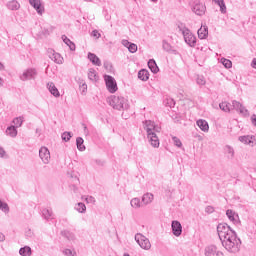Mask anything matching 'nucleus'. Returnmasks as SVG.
Segmentation results:
<instances>
[{
  "label": "nucleus",
  "mask_w": 256,
  "mask_h": 256,
  "mask_svg": "<svg viewBox=\"0 0 256 256\" xmlns=\"http://www.w3.org/2000/svg\"><path fill=\"white\" fill-rule=\"evenodd\" d=\"M26 237H33V232L31 230H28L26 232Z\"/></svg>",
  "instance_id": "58"
},
{
  "label": "nucleus",
  "mask_w": 256,
  "mask_h": 256,
  "mask_svg": "<svg viewBox=\"0 0 256 256\" xmlns=\"http://www.w3.org/2000/svg\"><path fill=\"white\" fill-rule=\"evenodd\" d=\"M6 135H9V137H17V127L9 126L6 129Z\"/></svg>",
  "instance_id": "28"
},
{
  "label": "nucleus",
  "mask_w": 256,
  "mask_h": 256,
  "mask_svg": "<svg viewBox=\"0 0 256 256\" xmlns=\"http://www.w3.org/2000/svg\"><path fill=\"white\" fill-rule=\"evenodd\" d=\"M205 256H223V252L217 250V246L210 245L205 248Z\"/></svg>",
  "instance_id": "11"
},
{
  "label": "nucleus",
  "mask_w": 256,
  "mask_h": 256,
  "mask_svg": "<svg viewBox=\"0 0 256 256\" xmlns=\"http://www.w3.org/2000/svg\"><path fill=\"white\" fill-rule=\"evenodd\" d=\"M91 35H92V37H95L96 39H99L101 37V33H99L98 30H93Z\"/></svg>",
  "instance_id": "48"
},
{
  "label": "nucleus",
  "mask_w": 256,
  "mask_h": 256,
  "mask_svg": "<svg viewBox=\"0 0 256 256\" xmlns=\"http://www.w3.org/2000/svg\"><path fill=\"white\" fill-rule=\"evenodd\" d=\"M19 253L22 256H31V253H32L31 247L24 246V247L20 248Z\"/></svg>",
  "instance_id": "30"
},
{
  "label": "nucleus",
  "mask_w": 256,
  "mask_h": 256,
  "mask_svg": "<svg viewBox=\"0 0 256 256\" xmlns=\"http://www.w3.org/2000/svg\"><path fill=\"white\" fill-rule=\"evenodd\" d=\"M0 157H5V149L3 147H0Z\"/></svg>",
  "instance_id": "55"
},
{
  "label": "nucleus",
  "mask_w": 256,
  "mask_h": 256,
  "mask_svg": "<svg viewBox=\"0 0 256 256\" xmlns=\"http://www.w3.org/2000/svg\"><path fill=\"white\" fill-rule=\"evenodd\" d=\"M196 124L199 127V129H201V131H204V133H207V131H209V123L206 122V120H197Z\"/></svg>",
  "instance_id": "18"
},
{
  "label": "nucleus",
  "mask_w": 256,
  "mask_h": 256,
  "mask_svg": "<svg viewBox=\"0 0 256 256\" xmlns=\"http://www.w3.org/2000/svg\"><path fill=\"white\" fill-rule=\"evenodd\" d=\"M7 7L10 9V11H17L20 9L21 5L19 2H17V0H12L7 3Z\"/></svg>",
  "instance_id": "22"
},
{
  "label": "nucleus",
  "mask_w": 256,
  "mask_h": 256,
  "mask_svg": "<svg viewBox=\"0 0 256 256\" xmlns=\"http://www.w3.org/2000/svg\"><path fill=\"white\" fill-rule=\"evenodd\" d=\"M171 227L173 235H175V237H181V234L183 233V226L181 225V222L174 220L172 221Z\"/></svg>",
  "instance_id": "10"
},
{
  "label": "nucleus",
  "mask_w": 256,
  "mask_h": 256,
  "mask_svg": "<svg viewBox=\"0 0 256 256\" xmlns=\"http://www.w3.org/2000/svg\"><path fill=\"white\" fill-rule=\"evenodd\" d=\"M62 40L64 41L65 45H67L69 47L70 51H75V49H76L75 43H73V41H71V39H69L65 35H62Z\"/></svg>",
  "instance_id": "23"
},
{
  "label": "nucleus",
  "mask_w": 256,
  "mask_h": 256,
  "mask_svg": "<svg viewBox=\"0 0 256 256\" xmlns=\"http://www.w3.org/2000/svg\"><path fill=\"white\" fill-rule=\"evenodd\" d=\"M80 91H81L82 93H87V84H86V83H82V84L80 85Z\"/></svg>",
  "instance_id": "49"
},
{
  "label": "nucleus",
  "mask_w": 256,
  "mask_h": 256,
  "mask_svg": "<svg viewBox=\"0 0 256 256\" xmlns=\"http://www.w3.org/2000/svg\"><path fill=\"white\" fill-rule=\"evenodd\" d=\"M130 205L133 209H139V207H141V200L139 198H133L130 201Z\"/></svg>",
  "instance_id": "32"
},
{
  "label": "nucleus",
  "mask_w": 256,
  "mask_h": 256,
  "mask_svg": "<svg viewBox=\"0 0 256 256\" xmlns=\"http://www.w3.org/2000/svg\"><path fill=\"white\" fill-rule=\"evenodd\" d=\"M180 31H182V35L184 37L185 43L189 45L190 47H195L197 43V38L193 33H191V30H189L187 27L180 28Z\"/></svg>",
  "instance_id": "4"
},
{
  "label": "nucleus",
  "mask_w": 256,
  "mask_h": 256,
  "mask_svg": "<svg viewBox=\"0 0 256 256\" xmlns=\"http://www.w3.org/2000/svg\"><path fill=\"white\" fill-rule=\"evenodd\" d=\"M5 241V235L0 232V243H3Z\"/></svg>",
  "instance_id": "56"
},
{
  "label": "nucleus",
  "mask_w": 256,
  "mask_h": 256,
  "mask_svg": "<svg viewBox=\"0 0 256 256\" xmlns=\"http://www.w3.org/2000/svg\"><path fill=\"white\" fill-rule=\"evenodd\" d=\"M138 79L141 81H148L149 80V71L142 69L138 72Z\"/></svg>",
  "instance_id": "24"
},
{
  "label": "nucleus",
  "mask_w": 256,
  "mask_h": 256,
  "mask_svg": "<svg viewBox=\"0 0 256 256\" xmlns=\"http://www.w3.org/2000/svg\"><path fill=\"white\" fill-rule=\"evenodd\" d=\"M153 198H154L153 194L146 193L142 197V202L144 203V205H149V203L153 202Z\"/></svg>",
  "instance_id": "26"
},
{
  "label": "nucleus",
  "mask_w": 256,
  "mask_h": 256,
  "mask_svg": "<svg viewBox=\"0 0 256 256\" xmlns=\"http://www.w3.org/2000/svg\"><path fill=\"white\" fill-rule=\"evenodd\" d=\"M75 209L78 213H85V211H87V206H85L83 202H79L76 204Z\"/></svg>",
  "instance_id": "31"
},
{
  "label": "nucleus",
  "mask_w": 256,
  "mask_h": 256,
  "mask_svg": "<svg viewBox=\"0 0 256 256\" xmlns=\"http://www.w3.org/2000/svg\"><path fill=\"white\" fill-rule=\"evenodd\" d=\"M109 67H111V63L109 61H105L104 62V68L109 69Z\"/></svg>",
  "instance_id": "53"
},
{
  "label": "nucleus",
  "mask_w": 256,
  "mask_h": 256,
  "mask_svg": "<svg viewBox=\"0 0 256 256\" xmlns=\"http://www.w3.org/2000/svg\"><path fill=\"white\" fill-rule=\"evenodd\" d=\"M224 151L227 154L228 159H233L235 157V150L230 145H226Z\"/></svg>",
  "instance_id": "25"
},
{
  "label": "nucleus",
  "mask_w": 256,
  "mask_h": 256,
  "mask_svg": "<svg viewBox=\"0 0 256 256\" xmlns=\"http://www.w3.org/2000/svg\"><path fill=\"white\" fill-rule=\"evenodd\" d=\"M42 217L46 219V221H49V219H53V210L49 208H44L42 210Z\"/></svg>",
  "instance_id": "21"
},
{
  "label": "nucleus",
  "mask_w": 256,
  "mask_h": 256,
  "mask_svg": "<svg viewBox=\"0 0 256 256\" xmlns=\"http://www.w3.org/2000/svg\"><path fill=\"white\" fill-rule=\"evenodd\" d=\"M148 67L152 73L156 74L159 73V66H157V62L154 59H150L148 61Z\"/></svg>",
  "instance_id": "20"
},
{
  "label": "nucleus",
  "mask_w": 256,
  "mask_h": 256,
  "mask_svg": "<svg viewBox=\"0 0 256 256\" xmlns=\"http://www.w3.org/2000/svg\"><path fill=\"white\" fill-rule=\"evenodd\" d=\"M217 5L220 7L221 13H227V6H225L224 0H214Z\"/></svg>",
  "instance_id": "33"
},
{
  "label": "nucleus",
  "mask_w": 256,
  "mask_h": 256,
  "mask_svg": "<svg viewBox=\"0 0 256 256\" xmlns=\"http://www.w3.org/2000/svg\"><path fill=\"white\" fill-rule=\"evenodd\" d=\"M0 71H5V65H3V63L0 62Z\"/></svg>",
  "instance_id": "61"
},
{
  "label": "nucleus",
  "mask_w": 256,
  "mask_h": 256,
  "mask_svg": "<svg viewBox=\"0 0 256 256\" xmlns=\"http://www.w3.org/2000/svg\"><path fill=\"white\" fill-rule=\"evenodd\" d=\"M62 141H65L66 143L68 141H71V137H73V134L71 132H64L62 133Z\"/></svg>",
  "instance_id": "36"
},
{
  "label": "nucleus",
  "mask_w": 256,
  "mask_h": 256,
  "mask_svg": "<svg viewBox=\"0 0 256 256\" xmlns=\"http://www.w3.org/2000/svg\"><path fill=\"white\" fill-rule=\"evenodd\" d=\"M206 9L207 8L205 7V4L201 2H194V5L192 7L193 13H195V15H198L199 17L205 15Z\"/></svg>",
  "instance_id": "9"
},
{
  "label": "nucleus",
  "mask_w": 256,
  "mask_h": 256,
  "mask_svg": "<svg viewBox=\"0 0 256 256\" xmlns=\"http://www.w3.org/2000/svg\"><path fill=\"white\" fill-rule=\"evenodd\" d=\"M251 121H252V125H254V127H256V115L255 114H253L251 116Z\"/></svg>",
  "instance_id": "51"
},
{
  "label": "nucleus",
  "mask_w": 256,
  "mask_h": 256,
  "mask_svg": "<svg viewBox=\"0 0 256 256\" xmlns=\"http://www.w3.org/2000/svg\"><path fill=\"white\" fill-rule=\"evenodd\" d=\"M83 143H85V140H83L81 137L76 138V147L78 151H85L86 147Z\"/></svg>",
  "instance_id": "27"
},
{
  "label": "nucleus",
  "mask_w": 256,
  "mask_h": 256,
  "mask_svg": "<svg viewBox=\"0 0 256 256\" xmlns=\"http://www.w3.org/2000/svg\"><path fill=\"white\" fill-rule=\"evenodd\" d=\"M219 108L221 111H224V113H230L233 111V106H231V103L229 102H222L219 104Z\"/></svg>",
  "instance_id": "19"
},
{
  "label": "nucleus",
  "mask_w": 256,
  "mask_h": 256,
  "mask_svg": "<svg viewBox=\"0 0 256 256\" xmlns=\"http://www.w3.org/2000/svg\"><path fill=\"white\" fill-rule=\"evenodd\" d=\"M135 241L138 243L141 249H145V251H149V249H151V242L148 240L147 237L143 236V234H136Z\"/></svg>",
  "instance_id": "5"
},
{
  "label": "nucleus",
  "mask_w": 256,
  "mask_h": 256,
  "mask_svg": "<svg viewBox=\"0 0 256 256\" xmlns=\"http://www.w3.org/2000/svg\"><path fill=\"white\" fill-rule=\"evenodd\" d=\"M251 67H253V69H256V58L252 60Z\"/></svg>",
  "instance_id": "57"
},
{
  "label": "nucleus",
  "mask_w": 256,
  "mask_h": 256,
  "mask_svg": "<svg viewBox=\"0 0 256 256\" xmlns=\"http://www.w3.org/2000/svg\"><path fill=\"white\" fill-rule=\"evenodd\" d=\"M162 47L164 51H167V53H173L174 55H177V50H172L171 44H169L167 41H163Z\"/></svg>",
  "instance_id": "29"
},
{
  "label": "nucleus",
  "mask_w": 256,
  "mask_h": 256,
  "mask_svg": "<svg viewBox=\"0 0 256 256\" xmlns=\"http://www.w3.org/2000/svg\"><path fill=\"white\" fill-rule=\"evenodd\" d=\"M37 77V70L35 68H29L23 72L20 76L21 81H31V79H35Z\"/></svg>",
  "instance_id": "8"
},
{
  "label": "nucleus",
  "mask_w": 256,
  "mask_h": 256,
  "mask_svg": "<svg viewBox=\"0 0 256 256\" xmlns=\"http://www.w3.org/2000/svg\"><path fill=\"white\" fill-rule=\"evenodd\" d=\"M132 43L131 42H129V40H122V45L124 46V47H127V49H129V45H131Z\"/></svg>",
  "instance_id": "50"
},
{
  "label": "nucleus",
  "mask_w": 256,
  "mask_h": 256,
  "mask_svg": "<svg viewBox=\"0 0 256 256\" xmlns=\"http://www.w3.org/2000/svg\"><path fill=\"white\" fill-rule=\"evenodd\" d=\"M161 131V128L155 126V129H153V133H159Z\"/></svg>",
  "instance_id": "60"
},
{
  "label": "nucleus",
  "mask_w": 256,
  "mask_h": 256,
  "mask_svg": "<svg viewBox=\"0 0 256 256\" xmlns=\"http://www.w3.org/2000/svg\"><path fill=\"white\" fill-rule=\"evenodd\" d=\"M52 61H54V63H58V65H61V63H63V57H61V54L56 52Z\"/></svg>",
  "instance_id": "37"
},
{
  "label": "nucleus",
  "mask_w": 256,
  "mask_h": 256,
  "mask_svg": "<svg viewBox=\"0 0 256 256\" xmlns=\"http://www.w3.org/2000/svg\"><path fill=\"white\" fill-rule=\"evenodd\" d=\"M39 157L44 165H49V162L51 161V152H49L47 147L43 146L39 149Z\"/></svg>",
  "instance_id": "7"
},
{
  "label": "nucleus",
  "mask_w": 256,
  "mask_h": 256,
  "mask_svg": "<svg viewBox=\"0 0 256 256\" xmlns=\"http://www.w3.org/2000/svg\"><path fill=\"white\" fill-rule=\"evenodd\" d=\"M86 201H87V203H91V202L95 201V198L92 196H89L86 198Z\"/></svg>",
  "instance_id": "54"
},
{
  "label": "nucleus",
  "mask_w": 256,
  "mask_h": 256,
  "mask_svg": "<svg viewBox=\"0 0 256 256\" xmlns=\"http://www.w3.org/2000/svg\"><path fill=\"white\" fill-rule=\"evenodd\" d=\"M217 234L223 247L229 253H239L241 251V239L237 238V233L227 223L218 224Z\"/></svg>",
  "instance_id": "1"
},
{
  "label": "nucleus",
  "mask_w": 256,
  "mask_h": 256,
  "mask_svg": "<svg viewBox=\"0 0 256 256\" xmlns=\"http://www.w3.org/2000/svg\"><path fill=\"white\" fill-rule=\"evenodd\" d=\"M14 125L17 127H21L23 125V117H17L13 119Z\"/></svg>",
  "instance_id": "39"
},
{
  "label": "nucleus",
  "mask_w": 256,
  "mask_h": 256,
  "mask_svg": "<svg viewBox=\"0 0 256 256\" xmlns=\"http://www.w3.org/2000/svg\"><path fill=\"white\" fill-rule=\"evenodd\" d=\"M221 63H222V65H224V67L226 69H231V67H233V62H231V60H229V59L222 58Z\"/></svg>",
  "instance_id": "35"
},
{
  "label": "nucleus",
  "mask_w": 256,
  "mask_h": 256,
  "mask_svg": "<svg viewBox=\"0 0 256 256\" xmlns=\"http://www.w3.org/2000/svg\"><path fill=\"white\" fill-rule=\"evenodd\" d=\"M104 81L109 93L117 92V81L111 75H104Z\"/></svg>",
  "instance_id": "6"
},
{
  "label": "nucleus",
  "mask_w": 256,
  "mask_h": 256,
  "mask_svg": "<svg viewBox=\"0 0 256 256\" xmlns=\"http://www.w3.org/2000/svg\"><path fill=\"white\" fill-rule=\"evenodd\" d=\"M232 110L235 109L236 111H239L242 115H247L249 111L243 106L242 103L237 102L236 100L232 101L231 104Z\"/></svg>",
  "instance_id": "13"
},
{
  "label": "nucleus",
  "mask_w": 256,
  "mask_h": 256,
  "mask_svg": "<svg viewBox=\"0 0 256 256\" xmlns=\"http://www.w3.org/2000/svg\"><path fill=\"white\" fill-rule=\"evenodd\" d=\"M88 79H90V81H97V72L95 71V69L93 68L89 69Z\"/></svg>",
  "instance_id": "34"
},
{
  "label": "nucleus",
  "mask_w": 256,
  "mask_h": 256,
  "mask_svg": "<svg viewBox=\"0 0 256 256\" xmlns=\"http://www.w3.org/2000/svg\"><path fill=\"white\" fill-rule=\"evenodd\" d=\"M196 83L197 85H205V83H207V81L205 80V76L198 75L196 79Z\"/></svg>",
  "instance_id": "40"
},
{
  "label": "nucleus",
  "mask_w": 256,
  "mask_h": 256,
  "mask_svg": "<svg viewBox=\"0 0 256 256\" xmlns=\"http://www.w3.org/2000/svg\"><path fill=\"white\" fill-rule=\"evenodd\" d=\"M205 213H208L209 215L215 213V208L213 206H206Z\"/></svg>",
  "instance_id": "46"
},
{
  "label": "nucleus",
  "mask_w": 256,
  "mask_h": 256,
  "mask_svg": "<svg viewBox=\"0 0 256 256\" xmlns=\"http://www.w3.org/2000/svg\"><path fill=\"white\" fill-rule=\"evenodd\" d=\"M239 141H241V143H244L245 145L251 144V138H249V136H240Z\"/></svg>",
  "instance_id": "41"
},
{
  "label": "nucleus",
  "mask_w": 256,
  "mask_h": 256,
  "mask_svg": "<svg viewBox=\"0 0 256 256\" xmlns=\"http://www.w3.org/2000/svg\"><path fill=\"white\" fill-rule=\"evenodd\" d=\"M123 256H131V255H129V254H127V253H125Z\"/></svg>",
  "instance_id": "64"
},
{
  "label": "nucleus",
  "mask_w": 256,
  "mask_h": 256,
  "mask_svg": "<svg viewBox=\"0 0 256 256\" xmlns=\"http://www.w3.org/2000/svg\"><path fill=\"white\" fill-rule=\"evenodd\" d=\"M128 51L130 53H137V44H135V43L130 44L129 48H128Z\"/></svg>",
  "instance_id": "44"
},
{
  "label": "nucleus",
  "mask_w": 256,
  "mask_h": 256,
  "mask_svg": "<svg viewBox=\"0 0 256 256\" xmlns=\"http://www.w3.org/2000/svg\"><path fill=\"white\" fill-rule=\"evenodd\" d=\"M64 253H65V255H67V256L73 255V251H71V249H66V250H64Z\"/></svg>",
  "instance_id": "52"
},
{
  "label": "nucleus",
  "mask_w": 256,
  "mask_h": 256,
  "mask_svg": "<svg viewBox=\"0 0 256 256\" xmlns=\"http://www.w3.org/2000/svg\"><path fill=\"white\" fill-rule=\"evenodd\" d=\"M29 3L37 11L38 15H43L45 7L41 4V0H29Z\"/></svg>",
  "instance_id": "12"
},
{
  "label": "nucleus",
  "mask_w": 256,
  "mask_h": 256,
  "mask_svg": "<svg viewBox=\"0 0 256 256\" xmlns=\"http://www.w3.org/2000/svg\"><path fill=\"white\" fill-rule=\"evenodd\" d=\"M166 107H175V100H173L172 98H167L164 101Z\"/></svg>",
  "instance_id": "42"
},
{
  "label": "nucleus",
  "mask_w": 256,
  "mask_h": 256,
  "mask_svg": "<svg viewBox=\"0 0 256 256\" xmlns=\"http://www.w3.org/2000/svg\"><path fill=\"white\" fill-rule=\"evenodd\" d=\"M56 52L53 49L48 50V57L53 61Z\"/></svg>",
  "instance_id": "47"
},
{
  "label": "nucleus",
  "mask_w": 256,
  "mask_h": 256,
  "mask_svg": "<svg viewBox=\"0 0 256 256\" xmlns=\"http://www.w3.org/2000/svg\"><path fill=\"white\" fill-rule=\"evenodd\" d=\"M108 103L113 109L117 111H125L129 109V101L123 96H111L108 99Z\"/></svg>",
  "instance_id": "3"
},
{
  "label": "nucleus",
  "mask_w": 256,
  "mask_h": 256,
  "mask_svg": "<svg viewBox=\"0 0 256 256\" xmlns=\"http://www.w3.org/2000/svg\"><path fill=\"white\" fill-rule=\"evenodd\" d=\"M144 129L146 130L148 140L151 143L152 147H159V137L155 132H153V129H155V122L151 120H146L144 122Z\"/></svg>",
  "instance_id": "2"
},
{
  "label": "nucleus",
  "mask_w": 256,
  "mask_h": 256,
  "mask_svg": "<svg viewBox=\"0 0 256 256\" xmlns=\"http://www.w3.org/2000/svg\"><path fill=\"white\" fill-rule=\"evenodd\" d=\"M42 33H43V35H49V30L44 29V30H42Z\"/></svg>",
  "instance_id": "62"
},
{
  "label": "nucleus",
  "mask_w": 256,
  "mask_h": 256,
  "mask_svg": "<svg viewBox=\"0 0 256 256\" xmlns=\"http://www.w3.org/2000/svg\"><path fill=\"white\" fill-rule=\"evenodd\" d=\"M96 163L98 165H100L101 167H103L105 165V162L101 161V160H96Z\"/></svg>",
  "instance_id": "59"
},
{
  "label": "nucleus",
  "mask_w": 256,
  "mask_h": 256,
  "mask_svg": "<svg viewBox=\"0 0 256 256\" xmlns=\"http://www.w3.org/2000/svg\"><path fill=\"white\" fill-rule=\"evenodd\" d=\"M0 210L4 213H9V205L0 200Z\"/></svg>",
  "instance_id": "38"
},
{
  "label": "nucleus",
  "mask_w": 256,
  "mask_h": 256,
  "mask_svg": "<svg viewBox=\"0 0 256 256\" xmlns=\"http://www.w3.org/2000/svg\"><path fill=\"white\" fill-rule=\"evenodd\" d=\"M88 59L93 65H96V67H101V59H99L94 53L89 52Z\"/></svg>",
  "instance_id": "15"
},
{
  "label": "nucleus",
  "mask_w": 256,
  "mask_h": 256,
  "mask_svg": "<svg viewBox=\"0 0 256 256\" xmlns=\"http://www.w3.org/2000/svg\"><path fill=\"white\" fill-rule=\"evenodd\" d=\"M64 236L69 239V241H73V239H75V235H73L70 232H64Z\"/></svg>",
  "instance_id": "45"
},
{
  "label": "nucleus",
  "mask_w": 256,
  "mask_h": 256,
  "mask_svg": "<svg viewBox=\"0 0 256 256\" xmlns=\"http://www.w3.org/2000/svg\"><path fill=\"white\" fill-rule=\"evenodd\" d=\"M209 35V28L207 26H202L198 29V37L199 39H207Z\"/></svg>",
  "instance_id": "17"
},
{
  "label": "nucleus",
  "mask_w": 256,
  "mask_h": 256,
  "mask_svg": "<svg viewBox=\"0 0 256 256\" xmlns=\"http://www.w3.org/2000/svg\"><path fill=\"white\" fill-rule=\"evenodd\" d=\"M172 141L174 142V145H176V147H182L183 146V143H181V140L176 136H174L172 138Z\"/></svg>",
  "instance_id": "43"
},
{
  "label": "nucleus",
  "mask_w": 256,
  "mask_h": 256,
  "mask_svg": "<svg viewBox=\"0 0 256 256\" xmlns=\"http://www.w3.org/2000/svg\"><path fill=\"white\" fill-rule=\"evenodd\" d=\"M47 89L51 93V95H53V97H61V93H59V89H57V86H55V83L48 82Z\"/></svg>",
  "instance_id": "14"
},
{
  "label": "nucleus",
  "mask_w": 256,
  "mask_h": 256,
  "mask_svg": "<svg viewBox=\"0 0 256 256\" xmlns=\"http://www.w3.org/2000/svg\"><path fill=\"white\" fill-rule=\"evenodd\" d=\"M226 215H227L228 219L230 221H232V223H234V224L239 223V215L235 214V212H233V210H227Z\"/></svg>",
  "instance_id": "16"
},
{
  "label": "nucleus",
  "mask_w": 256,
  "mask_h": 256,
  "mask_svg": "<svg viewBox=\"0 0 256 256\" xmlns=\"http://www.w3.org/2000/svg\"><path fill=\"white\" fill-rule=\"evenodd\" d=\"M83 127H84V133H88L87 132V125L83 124Z\"/></svg>",
  "instance_id": "63"
}]
</instances>
